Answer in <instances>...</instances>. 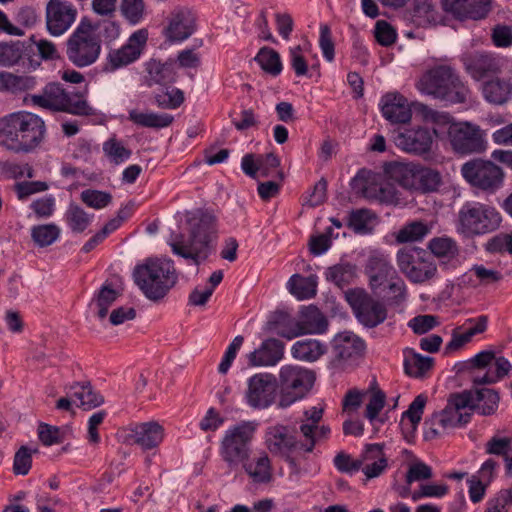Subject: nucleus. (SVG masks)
Returning a JSON list of instances; mask_svg holds the SVG:
<instances>
[{
    "mask_svg": "<svg viewBox=\"0 0 512 512\" xmlns=\"http://www.w3.org/2000/svg\"><path fill=\"white\" fill-rule=\"evenodd\" d=\"M46 136L45 121L31 112L11 113L0 119V146L16 153L38 148Z\"/></svg>",
    "mask_w": 512,
    "mask_h": 512,
    "instance_id": "f257e3e1",
    "label": "nucleus"
},
{
    "mask_svg": "<svg viewBox=\"0 0 512 512\" xmlns=\"http://www.w3.org/2000/svg\"><path fill=\"white\" fill-rule=\"evenodd\" d=\"M189 239L182 235L177 236L170 244L174 254L191 260L199 265L214 251V241L217 237L216 217L207 212L198 210L189 218Z\"/></svg>",
    "mask_w": 512,
    "mask_h": 512,
    "instance_id": "f03ea898",
    "label": "nucleus"
},
{
    "mask_svg": "<svg viewBox=\"0 0 512 512\" xmlns=\"http://www.w3.org/2000/svg\"><path fill=\"white\" fill-rule=\"evenodd\" d=\"M418 90L447 104H465L471 90L449 65H437L427 70L417 82Z\"/></svg>",
    "mask_w": 512,
    "mask_h": 512,
    "instance_id": "7ed1b4c3",
    "label": "nucleus"
},
{
    "mask_svg": "<svg viewBox=\"0 0 512 512\" xmlns=\"http://www.w3.org/2000/svg\"><path fill=\"white\" fill-rule=\"evenodd\" d=\"M133 279L148 300L159 303L176 285L178 274L172 260L149 258L135 266Z\"/></svg>",
    "mask_w": 512,
    "mask_h": 512,
    "instance_id": "20e7f679",
    "label": "nucleus"
},
{
    "mask_svg": "<svg viewBox=\"0 0 512 512\" xmlns=\"http://www.w3.org/2000/svg\"><path fill=\"white\" fill-rule=\"evenodd\" d=\"M33 106L53 112H65L76 116H92L94 109L81 92H68L60 83L50 82L38 94L25 98Z\"/></svg>",
    "mask_w": 512,
    "mask_h": 512,
    "instance_id": "39448f33",
    "label": "nucleus"
},
{
    "mask_svg": "<svg viewBox=\"0 0 512 512\" xmlns=\"http://www.w3.org/2000/svg\"><path fill=\"white\" fill-rule=\"evenodd\" d=\"M101 53V39L97 26L84 18L66 42V56L78 68L94 64Z\"/></svg>",
    "mask_w": 512,
    "mask_h": 512,
    "instance_id": "423d86ee",
    "label": "nucleus"
},
{
    "mask_svg": "<svg viewBox=\"0 0 512 512\" xmlns=\"http://www.w3.org/2000/svg\"><path fill=\"white\" fill-rule=\"evenodd\" d=\"M257 426L255 421H242L225 431L220 443V456L230 469L238 468L250 459Z\"/></svg>",
    "mask_w": 512,
    "mask_h": 512,
    "instance_id": "0eeeda50",
    "label": "nucleus"
},
{
    "mask_svg": "<svg viewBox=\"0 0 512 512\" xmlns=\"http://www.w3.org/2000/svg\"><path fill=\"white\" fill-rule=\"evenodd\" d=\"M280 399L279 408H287L301 400L313 387L315 382L314 371L299 365H284L279 375Z\"/></svg>",
    "mask_w": 512,
    "mask_h": 512,
    "instance_id": "6e6552de",
    "label": "nucleus"
},
{
    "mask_svg": "<svg viewBox=\"0 0 512 512\" xmlns=\"http://www.w3.org/2000/svg\"><path fill=\"white\" fill-rule=\"evenodd\" d=\"M459 226L467 235H482L498 229L502 218L492 206L473 202L466 203L458 213Z\"/></svg>",
    "mask_w": 512,
    "mask_h": 512,
    "instance_id": "1a4fd4ad",
    "label": "nucleus"
},
{
    "mask_svg": "<svg viewBox=\"0 0 512 512\" xmlns=\"http://www.w3.org/2000/svg\"><path fill=\"white\" fill-rule=\"evenodd\" d=\"M463 178L475 189L492 194L504 183L503 169L491 160L474 158L461 167Z\"/></svg>",
    "mask_w": 512,
    "mask_h": 512,
    "instance_id": "9d476101",
    "label": "nucleus"
},
{
    "mask_svg": "<svg viewBox=\"0 0 512 512\" xmlns=\"http://www.w3.org/2000/svg\"><path fill=\"white\" fill-rule=\"evenodd\" d=\"M266 445L272 454L284 458L295 471L299 469L297 457L313 451L312 441L301 443L284 425H275L267 429Z\"/></svg>",
    "mask_w": 512,
    "mask_h": 512,
    "instance_id": "9b49d317",
    "label": "nucleus"
},
{
    "mask_svg": "<svg viewBox=\"0 0 512 512\" xmlns=\"http://www.w3.org/2000/svg\"><path fill=\"white\" fill-rule=\"evenodd\" d=\"M400 271L413 283H423L432 279L437 266L422 249H401L397 254Z\"/></svg>",
    "mask_w": 512,
    "mask_h": 512,
    "instance_id": "f8f14e48",
    "label": "nucleus"
},
{
    "mask_svg": "<svg viewBox=\"0 0 512 512\" xmlns=\"http://www.w3.org/2000/svg\"><path fill=\"white\" fill-rule=\"evenodd\" d=\"M453 150L460 154L481 153L486 149V141L479 126L469 122H457L447 130Z\"/></svg>",
    "mask_w": 512,
    "mask_h": 512,
    "instance_id": "ddd939ff",
    "label": "nucleus"
},
{
    "mask_svg": "<svg viewBox=\"0 0 512 512\" xmlns=\"http://www.w3.org/2000/svg\"><path fill=\"white\" fill-rule=\"evenodd\" d=\"M277 378L270 373H257L248 379L245 394L248 405L254 409H266L276 401Z\"/></svg>",
    "mask_w": 512,
    "mask_h": 512,
    "instance_id": "4468645a",
    "label": "nucleus"
},
{
    "mask_svg": "<svg viewBox=\"0 0 512 512\" xmlns=\"http://www.w3.org/2000/svg\"><path fill=\"white\" fill-rule=\"evenodd\" d=\"M148 40V31L139 29L131 34L126 44L118 49H112L107 55V71H115L135 62L142 54Z\"/></svg>",
    "mask_w": 512,
    "mask_h": 512,
    "instance_id": "2eb2a0df",
    "label": "nucleus"
},
{
    "mask_svg": "<svg viewBox=\"0 0 512 512\" xmlns=\"http://www.w3.org/2000/svg\"><path fill=\"white\" fill-rule=\"evenodd\" d=\"M45 14L48 32L58 37L71 28L77 17V9L67 0H49Z\"/></svg>",
    "mask_w": 512,
    "mask_h": 512,
    "instance_id": "dca6fc26",
    "label": "nucleus"
},
{
    "mask_svg": "<svg viewBox=\"0 0 512 512\" xmlns=\"http://www.w3.org/2000/svg\"><path fill=\"white\" fill-rule=\"evenodd\" d=\"M473 393L470 391H463L462 393L452 394L446 407L438 412L440 416V423L444 424L448 429L460 427L470 421L471 418V405Z\"/></svg>",
    "mask_w": 512,
    "mask_h": 512,
    "instance_id": "f3484780",
    "label": "nucleus"
},
{
    "mask_svg": "<svg viewBox=\"0 0 512 512\" xmlns=\"http://www.w3.org/2000/svg\"><path fill=\"white\" fill-rule=\"evenodd\" d=\"M348 300L357 319L366 327H376L387 318V309L384 304L364 292L354 293L348 296Z\"/></svg>",
    "mask_w": 512,
    "mask_h": 512,
    "instance_id": "a211bd4d",
    "label": "nucleus"
},
{
    "mask_svg": "<svg viewBox=\"0 0 512 512\" xmlns=\"http://www.w3.org/2000/svg\"><path fill=\"white\" fill-rule=\"evenodd\" d=\"M328 322L322 312L315 306L304 307L295 327L289 331H280L278 334L287 339H293L304 334H321L327 330Z\"/></svg>",
    "mask_w": 512,
    "mask_h": 512,
    "instance_id": "6ab92c4d",
    "label": "nucleus"
},
{
    "mask_svg": "<svg viewBox=\"0 0 512 512\" xmlns=\"http://www.w3.org/2000/svg\"><path fill=\"white\" fill-rule=\"evenodd\" d=\"M197 17L192 9L178 7L171 13L169 25L165 29L168 40L181 42L188 39L197 28Z\"/></svg>",
    "mask_w": 512,
    "mask_h": 512,
    "instance_id": "aec40b11",
    "label": "nucleus"
},
{
    "mask_svg": "<svg viewBox=\"0 0 512 512\" xmlns=\"http://www.w3.org/2000/svg\"><path fill=\"white\" fill-rule=\"evenodd\" d=\"M465 71L475 80H481L499 71L498 60L485 51H469L462 55Z\"/></svg>",
    "mask_w": 512,
    "mask_h": 512,
    "instance_id": "412c9836",
    "label": "nucleus"
},
{
    "mask_svg": "<svg viewBox=\"0 0 512 512\" xmlns=\"http://www.w3.org/2000/svg\"><path fill=\"white\" fill-rule=\"evenodd\" d=\"M164 429L155 421L134 424L128 428L125 442L137 444L148 450L157 447L163 440Z\"/></svg>",
    "mask_w": 512,
    "mask_h": 512,
    "instance_id": "4be33fe9",
    "label": "nucleus"
},
{
    "mask_svg": "<svg viewBox=\"0 0 512 512\" xmlns=\"http://www.w3.org/2000/svg\"><path fill=\"white\" fill-rule=\"evenodd\" d=\"M443 8L459 20H480L490 11V0H442Z\"/></svg>",
    "mask_w": 512,
    "mask_h": 512,
    "instance_id": "5701e85b",
    "label": "nucleus"
},
{
    "mask_svg": "<svg viewBox=\"0 0 512 512\" xmlns=\"http://www.w3.org/2000/svg\"><path fill=\"white\" fill-rule=\"evenodd\" d=\"M365 271L369 276L370 286L373 290L393 280L396 275V271L387 256L377 251L371 253L368 257Z\"/></svg>",
    "mask_w": 512,
    "mask_h": 512,
    "instance_id": "b1692460",
    "label": "nucleus"
},
{
    "mask_svg": "<svg viewBox=\"0 0 512 512\" xmlns=\"http://www.w3.org/2000/svg\"><path fill=\"white\" fill-rule=\"evenodd\" d=\"M381 111L392 124H404L410 121L412 112L408 100L399 93H387L381 99Z\"/></svg>",
    "mask_w": 512,
    "mask_h": 512,
    "instance_id": "393cba45",
    "label": "nucleus"
},
{
    "mask_svg": "<svg viewBox=\"0 0 512 512\" xmlns=\"http://www.w3.org/2000/svg\"><path fill=\"white\" fill-rule=\"evenodd\" d=\"M397 145L406 152L421 155L430 150L432 135L426 128L408 129L398 135Z\"/></svg>",
    "mask_w": 512,
    "mask_h": 512,
    "instance_id": "a878e982",
    "label": "nucleus"
},
{
    "mask_svg": "<svg viewBox=\"0 0 512 512\" xmlns=\"http://www.w3.org/2000/svg\"><path fill=\"white\" fill-rule=\"evenodd\" d=\"M283 356L284 343L276 338H268L248 355V360L251 366H274Z\"/></svg>",
    "mask_w": 512,
    "mask_h": 512,
    "instance_id": "bb28decb",
    "label": "nucleus"
},
{
    "mask_svg": "<svg viewBox=\"0 0 512 512\" xmlns=\"http://www.w3.org/2000/svg\"><path fill=\"white\" fill-rule=\"evenodd\" d=\"M332 348L336 359L348 361L361 356L365 344L357 335L351 332H342L334 337Z\"/></svg>",
    "mask_w": 512,
    "mask_h": 512,
    "instance_id": "cd10ccee",
    "label": "nucleus"
},
{
    "mask_svg": "<svg viewBox=\"0 0 512 512\" xmlns=\"http://www.w3.org/2000/svg\"><path fill=\"white\" fill-rule=\"evenodd\" d=\"M388 466V460L381 444H367L363 451L362 471L367 479L380 476Z\"/></svg>",
    "mask_w": 512,
    "mask_h": 512,
    "instance_id": "c85d7f7f",
    "label": "nucleus"
},
{
    "mask_svg": "<svg viewBox=\"0 0 512 512\" xmlns=\"http://www.w3.org/2000/svg\"><path fill=\"white\" fill-rule=\"evenodd\" d=\"M67 394L79 401V407L91 410L104 403V398L96 392L90 382H75L66 388Z\"/></svg>",
    "mask_w": 512,
    "mask_h": 512,
    "instance_id": "c756f323",
    "label": "nucleus"
},
{
    "mask_svg": "<svg viewBox=\"0 0 512 512\" xmlns=\"http://www.w3.org/2000/svg\"><path fill=\"white\" fill-rule=\"evenodd\" d=\"M488 318L487 316H480L476 320L468 319L467 323L473 324L464 333H459L461 327H457L452 332V338L447 343L445 350L447 353L454 352L463 347L466 343H469L473 336L483 333L487 328Z\"/></svg>",
    "mask_w": 512,
    "mask_h": 512,
    "instance_id": "7c9ffc66",
    "label": "nucleus"
},
{
    "mask_svg": "<svg viewBox=\"0 0 512 512\" xmlns=\"http://www.w3.org/2000/svg\"><path fill=\"white\" fill-rule=\"evenodd\" d=\"M147 73L146 81L149 86L167 85L175 81V71L171 61L161 62L156 59H150L145 64Z\"/></svg>",
    "mask_w": 512,
    "mask_h": 512,
    "instance_id": "2f4dec72",
    "label": "nucleus"
},
{
    "mask_svg": "<svg viewBox=\"0 0 512 512\" xmlns=\"http://www.w3.org/2000/svg\"><path fill=\"white\" fill-rule=\"evenodd\" d=\"M128 119L138 126L154 129L168 127L174 121V117L167 113L140 112L136 109L129 111Z\"/></svg>",
    "mask_w": 512,
    "mask_h": 512,
    "instance_id": "473e14b6",
    "label": "nucleus"
},
{
    "mask_svg": "<svg viewBox=\"0 0 512 512\" xmlns=\"http://www.w3.org/2000/svg\"><path fill=\"white\" fill-rule=\"evenodd\" d=\"M291 352L298 360L314 362L326 352V347L316 339H304L294 343Z\"/></svg>",
    "mask_w": 512,
    "mask_h": 512,
    "instance_id": "72a5a7b5",
    "label": "nucleus"
},
{
    "mask_svg": "<svg viewBox=\"0 0 512 512\" xmlns=\"http://www.w3.org/2000/svg\"><path fill=\"white\" fill-rule=\"evenodd\" d=\"M240 465L255 483H267L272 478L270 459L266 453L261 454L254 461L248 460Z\"/></svg>",
    "mask_w": 512,
    "mask_h": 512,
    "instance_id": "f704fd0d",
    "label": "nucleus"
},
{
    "mask_svg": "<svg viewBox=\"0 0 512 512\" xmlns=\"http://www.w3.org/2000/svg\"><path fill=\"white\" fill-rule=\"evenodd\" d=\"M512 370V365L508 359L503 356L497 357L494 354L493 368L483 374H475L473 383L475 385L494 384L507 376Z\"/></svg>",
    "mask_w": 512,
    "mask_h": 512,
    "instance_id": "c9c22d12",
    "label": "nucleus"
},
{
    "mask_svg": "<svg viewBox=\"0 0 512 512\" xmlns=\"http://www.w3.org/2000/svg\"><path fill=\"white\" fill-rule=\"evenodd\" d=\"M317 284V276L315 275L303 277L294 274L288 281V289L298 299H309L316 295Z\"/></svg>",
    "mask_w": 512,
    "mask_h": 512,
    "instance_id": "e433bc0d",
    "label": "nucleus"
},
{
    "mask_svg": "<svg viewBox=\"0 0 512 512\" xmlns=\"http://www.w3.org/2000/svg\"><path fill=\"white\" fill-rule=\"evenodd\" d=\"M390 178L407 190H417V166L395 163L388 169Z\"/></svg>",
    "mask_w": 512,
    "mask_h": 512,
    "instance_id": "4c0bfd02",
    "label": "nucleus"
},
{
    "mask_svg": "<svg viewBox=\"0 0 512 512\" xmlns=\"http://www.w3.org/2000/svg\"><path fill=\"white\" fill-rule=\"evenodd\" d=\"M472 393V410L478 409L482 415H491L498 408L499 395L495 390L489 388H481L472 391Z\"/></svg>",
    "mask_w": 512,
    "mask_h": 512,
    "instance_id": "58836bf2",
    "label": "nucleus"
},
{
    "mask_svg": "<svg viewBox=\"0 0 512 512\" xmlns=\"http://www.w3.org/2000/svg\"><path fill=\"white\" fill-rule=\"evenodd\" d=\"M483 95L487 101L493 104H503L512 93V84L499 78L492 79L483 84Z\"/></svg>",
    "mask_w": 512,
    "mask_h": 512,
    "instance_id": "ea45409f",
    "label": "nucleus"
},
{
    "mask_svg": "<svg viewBox=\"0 0 512 512\" xmlns=\"http://www.w3.org/2000/svg\"><path fill=\"white\" fill-rule=\"evenodd\" d=\"M356 277V266L349 262H341L329 267L326 279L338 287H344L353 282Z\"/></svg>",
    "mask_w": 512,
    "mask_h": 512,
    "instance_id": "a19ab883",
    "label": "nucleus"
},
{
    "mask_svg": "<svg viewBox=\"0 0 512 512\" xmlns=\"http://www.w3.org/2000/svg\"><path fill=\"white\" fill-rule=\"evenodd\" d=\"M254 60L266 73L272 76H278L283 69L279 53L269 47H262Z\"/></svg>",
    "mask_w": 512,
    "mask_h": 512,
    "instance_id": "79ce46f5",
    "label": "nucleus"
},
{
    "mask_svg": "<svg viewBox=\"0 0 512 512\" xmlns=\"http://www.w3.org/2000/svg\"><path fill=\"white\" fill-rule=\"evenodd\" d=\"M120 293L113 289L111 284L105 283L95 295L93 302L97 307V316L104 319L111 305L117 300Z\"/></svg>",
    "mask_w": 512,
    "mask_h": 512,
    "instance_id": "37998d69",
    "label": "nucleus"
},
{
    "mask_svg": "<svg viewBox=\"0 0 512 512\" xmlns=\"http://www.w3.org/2000/svg\"><path fill=\"white\" fill-rule=\"evenodd\" d=\"M65 219L69 228L75 233L84 232L91 223V216L77 204L69 205Z\"/></svg>",
    "mask_w": 512,
    "mask_h": 512,
    "instance_id": "c03bdc74",
    "label": "nucleus"
},
{
    "mask_svg": "<svg viewBox=\"0 0 512 512\" xmlns=\"http://www.w3.org/2000/svg\"><path fill=\"white\" fill-rule=\"evenodd\" d=\"M433 365V358L423 356L413 352L410 357H406L404 368L406 374L412 377H422Z\"/></svg>",
    "mask_w": 512,
    "mask_h": 512,
    "instance_id": "a18cd8bd",
    "label": "nucleus"
},
{
    "mask_svg": "<svg viewBox=\"0 0 512 512\" xmlns=\"http://www.w3.org/2000/svg\"><path fill=\"white\" fill-rule=\"evenodd\" d=\"M25 50V44L21 41L0 43V66H14L20 61Z\"/></svg>",
    "mask_w": 512,
    "mask_h": 512,
    "instance_id": "49530a36",
    "label": "nucleus"
},
{
    "mask_svg": "<svg viewBox=\"0 0 512 512\" xmlns=\"http://www.w3.org/2000/svg\"><path fill=\"white\" fill-rule=\"evenodd\" d=\"M60 236V229L57 225L44 224L34 226L31 230V237L39 247L52 245Z\"/></svg>",
    "mask_w": 512,
    "mask_h": 512,
    "instance_id": "de8ad7c7",
    "label": "nucleus"
},
{
    "mask_svg": "<svg viewBox=\"0 0 512 512\" xmlns=\"http://www.w3.org/2000/svg\"><path fill=\"white\" fill-rule=\"evenodd\" d=\"M494 354L493 351L484 350L465 363L466 369L471 374L472 381L475 374H483L493 368Z\"/></svg>",
    "mask_w": 512,
    "mask_h": 512,
    "instance_id": "09e8293b",
    "label": "nucleus"
},
{
    "mask_svg": "<svg viewBox=\"0 0 512 512\" xmlns=\"http://www.w3.org/2000/svg\"><path fill=\"white\" fill-rule=\"evenodd\" d=\"M428 248L438 258L452 259L458 254L456 242L448 237H436L430 240Z\"/></svg>",
    "mask_w": 512,
    "mask_h": 512,
    "instance_id": "8fccbe9b",
    "label": "nucleus"
},
{
    "mask_svg": "<svg viewBox=\"0 0 512 512\" xmlns=\"http://www.w3.org/2000/svg\"><path fill=\"white\" fill-rule=\"evenodd\" d=\"M145 10L144 0H121L120 2L121 15L132 25H136L143 20Z\"/></svg>",
    "mask_w": 512,
    "mask_h": 512,
    "instance_id": "3c124183",
    "label": "nucleus"
},
{
    "mask_svg": "<svg viewBox=\"0 0 512 512\" xmlns=\"http://www.w3.org/2000/svg\"><path fill=\"white\" fill-rule=\"evenodd\" d=\"M429 233V228L421 221H414L405 225L397 234V241L400 243L415 242L422 240Z\"/></svg>",
    "mask_w": 512,
    "mask_h": 512,
    "instance_id": "603ef678",
    "label": "nucleus"
},
{
    "mask_svg": "<svg viewBox=\"0 0 512 512\" xmlns=\"http://www.w3.org/2000/svg\"><path fill=\"white\" fill-rule=\"evenodd\" d=\"M441 184V175L430 168L417 167V190L422 192L436 191Z\"/></svg>",
    "mask_w": 512,
    "mask_h": 512,
    "instance_id": "864d4df0",
    "label": "nucleus"
},
{
    "mask_svg": "<svg viewBox=\"0 0 512 512\" xmlns=\"http://www.w3.org/2000/svg\"><path fill=\"white\" fill-rule=\"evenodd\" d=\"M155 104L161 109H176L184 102V93L178 88L155 93Z\"/></svg>",
    "mask_w": 512,
    "mask_h": 512,
    "instance_id": "5fc2aeb1",
    "label": "nucleus"
},
{
    "mask_svg": "<svg viewBox=\"0 0 512 512\" xmlns=\"http://www.w3.org/2000/svg\"><path fill=\"white\" fill-rule=\"evenodd\" d=\"M420 111L426 121L435 124V134H438L440 129L445 127L448 129L450 125L457 123L453 120V117L449 113L434 110L426 105H421Z\"/></svg>",
    "mask_w": 512,
    "mask_h": 512,
    "instance_id": "6e6d98bb",
    "label": "nucleus"
},
{
    "mask_svg": "<svg viewBox=\"0 0 512 512\" xmlns=\"http://www.w3.org/2000/svg\"><path fill=\"white\" fill-rule=\"evenodd\" d=\"M103 151L114 164L122 163L124 160L129 159L132 154L131 150L124 147V145L114 137L104 142Z\"/></svg>",
    "mask_w": 512,
    "mask_h": 512,
    "instance_id": "4d7b16f0",
    "label": "nucleus"
},
{
    "mask_svg": "<svg viewBox=\"0 0 512 512\" xmlns=\"http://www.w3.org/2000/svg\"><path fill=\"white\" fill-rule=\"evenodd\" d=\"M80 198L87 206L94 209L104 208L112 201V195L110 193L93 189L82 191Z\"/></svg>",
    "mask_w": 512,
    "mask_h": 512,
    "instance_id": "13d9d810",
    "label": "nucleus"
},
{
    "mask_svg": "<svg viewBox=\"0 0 512 512\" xmlns=\"http://www.w3.org/2000/svg\"><path fill=\"white\" fill-rule=\"evenodd\" d=\"M371 220V213L367 209L354 210L350 213L348 219V226L359 234L367 233L369 222Z\"/></svg>",
    "mask_w": 512,
    "mask_h": 512,
    "instance_id": "bf43d9fd",
    "label": "nucleus"
},
{
    "mask_svg": "<svg viewBox=\"0 0 512 512\" xmlns=\"http://www.w3.org/2000/svg\"><path fill=\"white\" fill-rule=\"evenodd\" d=\"M38 436L45 446L62 443L64 433L59 427L41 423L38 427Z\"/></svg>",
    "mask_w": 512,
    "mask_h": 512,
    "instance_id": "052dcab7",
    "label": "nucleus"
},
{
    "mask_svg": "<svg viewBox=\"0 0 512 512\" xmlns=\"http://www.w3.org/2000/svg\"><path fill=\"white\" fill-rule=\"evenodd\" d=\"M365 171H360L353 179V187L358 189L363 197L369 200H377L379 185L364 178Z\"/></svg>",
    "mask_w": 512,
    "mask_h": 512,
    "instance_id": "680f3d73",
    "label": "nucleus"
},
{
    "mask_svg": "<svg viewBox=\"0 0 512 512\" xmlns=\"http://www.w3.org/2000/svg\"><path fill=\"white\" fill-rule=\"evenodd\" d=\"M37 86L36 77L31 75H17L11 73L10 93L18 94L33 90Z\"/></svg>",
    "mask_w": 512,
    "mask_h": 512,
    "instance_id": "e2e57ef3",
    "label": "nucleus"
},
{
    "mask_svg": "<svg viewBox=\"0 0 512 512\" xmlns=\"http://www.w3.org/2000/svg\"><path fill=\"white\" fill-rule=\"evenodd\" d=\"M32 465V451L26 446L20 447L14 456L13 471L17 475H26Z\"/></svg>",
    "mask_w": 512,
    "mask_h": 512,
    "instance_id": "0e129e2a",
    "label": "nucleus"
},
{
    "mask_svg": "<svg viewBox=\"0 0 512 512\" xmlns=\"http://www.w3.org/2000/svg\"><path fill=\"white\" fill-rule=\"evenodd\" d=\"M511 504L512 492L511 490L504 489L488 501L485 512H507Z\"/></svg>",
    "mask_w": 512,
    "mask_h": 512,
    "instance_id": "69168bd1",
    "label": "nucleus"
},
{
    "mask_svg": "<svg viewBox=\"0 0 512 512\" xmlns=\"http://www.w3.org/2000/svg\"><path fill=\"white\" fill-rule=\"evenodd\" d=\"M334 465L344 473L356 472L363 466V453L356 460H353L348 454L339 453L334 458Z\"/></svg>",
    "mask_w": 512,
    "mask_h": 512,
    "instance_id": "338daca9",
    "label": "nucleus"
},
{
    "mask_svg": "<svg viewBox=\"0 0 512 512\" xmlns=\"http://www.w3.org/2000/svg\"><path fill=\"white\" fill-rule=\"evenodd\" d=\"M374 35L376 40L382 46H389L396 40V32L386 21L380 20L375 25Z\"/></svg>",
    "mask_w": 512,
    "mask_h": 512,
    "instance_id": "774afa93",
    "label": "nucleus"
}]
</instances>
